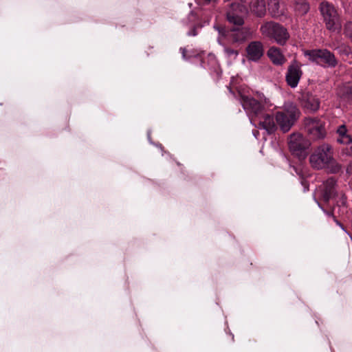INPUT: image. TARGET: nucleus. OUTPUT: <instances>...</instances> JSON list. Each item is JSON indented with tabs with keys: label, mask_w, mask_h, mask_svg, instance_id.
<instances>
[{
	"label": "nucleus",
	"mask_w": 352,
	"mask_h": 352,
	"mask_svg": "<svg viewBox=\"0 0 352 352\" xmlns=\"http://www.w3.org/2000/svg\"><path fill=\"white\" fill-rule=\"evenodd\" d=\"M244 8L239 3H232L230 9L227 11V19L229 23L236 25L226 31L223 28L214 27L221 36H226L234 43H242L252 37V31L248 27L242 26L244 20L240 14L243 12Z\"/></svg>",
	"instance_id": "1"
},
{
	"label": "nucleus",
	"mask_w": 352,
	"mask_h": 352,
	"mask_svg": "<svg viewBox=\"0 0 352 352\" xmlns=\"http://www.w3.org/2000/svg\"><path fill=\"white\" fill-rule=\"evenodd\" d=\"M309 162L312 168L321 170L327 168L331 173H338L342 166L333 157L332 146L324 143L318 146L309 157Z\"/></svg>",
	"instance_id": "2"
},
{
	"label": "nucleus",
	"mask_w": 352,
	"mask_h": 352,
	"mask_svg": "<svg viewBox=\"0 0 352 352\" xmlns=\"http://www.w3.org/2000/svg\"><path fill=\"white\" fill-rule=\"evenodd\" d=\"M241 104L243 109L251 119H257L263 116L264 111H267L272 105L263 94L257 95V98L242 94L240 91L235 96Z\"/></svg>",
	"instance_id": "3"
},
{
	"label": "nucleus",
	"mask_w": 352,
	"mask_h": 352,
	"mask_svg": "<svg viewBox=\"0 0 352 352\" xmlns=\"http://www.w3.org/2000/svg\"><path fill=\"white\" fill-rule=\"evenodd\" d=\"M260 32L263 36L274 40L280 45H285L290 37L286 28L274 21L264 23L260 27Z\"/></svg>",
	"instance_id": "4"
},
{
	"label": "nucleus",
	"mask_w": 352,
	"mask_h": 352,
	"mask_svg": "<svg viewBox=\"0 0 352 352\" xmlns=\"http://www.w3.org/2000/svg\"><path fill=\"white\" fill-rule=\"evenodd\" d=\"M300 111L292 102L286 103L284 105L283 111H278L276 114V121L283 133L288 132L296 121L298 119Z\"/></svg>",
	"instance_id": "5"
},
{
	"label": "nucleus",
	"mask_w": 352,
	"mask_h": 352,
	"mask_svg": "<svg viewBox=\"0 0 352 352\" xmlns=\"http://www.w3.org/2000/svg\"><path fill=\"white\" fill-rule=\"evenodd\" d=\"M304 55L310 61L320 65L324 67L334 68L338 63L334 54L327 49L305 50Z\"/></svg>",
	"instance_id": "6"
},
{
	"label": "nucleus",
	"mask_w": 352,
	"mask_h": 352,
	"mask_svg": "<svg viewBox=\"0 0 352 352\" xmlns=\"http://www.w3.org/2000/svg\"><path fill=\"white\" fill-rule=\"evenodd\" d=\"M319 8L327 29L333 32H339L342 25L335 7L327 1H322L320 4Z\"/></svg>",
	"instance_id": "7"
},
{
	"label": "nucleus",
	"mask_w": 352,
	"mask_h": 352,
	"mask_svg": "<svg viewBox=\"0 0 352 352\" xmlns=\"http://www.w3.org/2000/svg\"><path fill=\"white\" fill-rule=\"evenodd\" d=\"M289 148L293 155L299 159H304L307 155V149L309 143L300 134L293 133L289 140Z\"/></svg>",
	"instance_id": "8"
},
{
	"label": "nucleus",
	"mask_w": 352,
	"mask_h": 352,
	"mask_svg": "<svg viewBox=\"0 0 352 352\" xmlns=\"http://www.w3.org/2000/svg\"><path fill=\"white\" fill-rule=\"evenodd\" d=\"M300 107L307 112L315 113L320 107L318 97L310 91H303L298 97Z\"/></svg>",
	"instance_id": "9"
},
{
	"label": "nucleus",
	"mask_w": 352,
	"mask_h": 352,
	"mask_svg": "<svg viewBox=\"0 0 352 352\" xmlns=\"http://www.w3.org/2000/svg\"><path fill=\"white\" fill-rule=\"evenodd\" d=\"M306 129L313 140L324 138L326 134L324 123L317 118H309L306 120Z\"/></svg>",
	"instance_id": "10"
},
{
	"label": "nucleus",
	"mask_w": 352,
	"mask_h": 352,
	"mask_svg": "<svg viewBox=\"0 0 352 352\" xmlns=\"http://www.w3.org/2000/svg\"><path fill=\"white\" fill-rule=\"evenodd\" d=\"M302 75L301 65L296 60H293L287 68L285 75V80L287 85L295 88L298 86L300 79Z\"/></svg>",
	"instance_id": "11"
},
{
	"label": "nucleus",
	"mask_w": 352,
	"mask_h": 352,
	"mask_svg": "<svg viewBox=\"0 0 352 352\" xmlns=\"http://www.w3.org/2000/svg\"><path fill=\"white\" fill-rule=\"evenodd\" d=\"M336 180L330 177L323 184V188L320 192V197L325 203H329L331 199H336L338 197V192L336 189Z\"/></svg>",
	"instance_id": "12"
},
{
	"label": "nucleus",
	"mask_w": 352,
	"mask_h": 352,
	"mask_svg": "<svg viewBox=\"0 0 352 352\" xmlns=\"http://www.w3.org/2000/svg\"><path fill=\"white\" fill-rule=\"evenodd\" d=\"M246 52L249 60L258 61L263 56V45L261 41H252L247 46Z\"/></svg>",
	"instance_id": "13"
},
{
	"label": "nucleus",
	"mask_w": 352,
	"mask_h": 352,
	"mask_svg": "<svg viewBox=\"0 0 352 352\" xmlns=\"http://www.w3.org/2000/svg\"><path fill=\"white\" fill-rule=\"evenodd\" d=\"M336 94L342 102L349 103L352 102V81L342 82L338 86Z\"/></svg>",
	"instance_id": "14"
},
{
	"label": "nucleus",
	"mask_w": 352,
	"mask_h": 352,
	"mask_svg": "<svg viewBox=\"0 0 352 352\" xmlns=\"http://www.w3.org/2000/svg\"><path fill=\"white\" fill-rule=\"evenodd\" d=\"M258 125L260 127L265 129L267 133L270 134L274 132L276 129V118L264 111L263 116L258 117Z\"/></svg>",
	"instance_id": "15"
},
{
	"label": "nucleus",
	"mask_w": 352,
	"mask_h": 352,
	"mask_svg": "<svg viewBox=\"0 0 352 352\" xmlns=\"http://www.w3.org/2000/svg\"><path fill=\"white\" fill-rule=\"evenodd\" d=\"M285 6L279 0H268V11L271 16L277 18L285 13Z\"/></svg>",
	"instance_id": "16"
},
{
	"label": "nucleus",
	"mask_w": 352,
	"mask_h": 352,
	"mask_svg": "<svg viewBox=\"0 0 352 352\" xmlns=\"http://www.w3.org/2000/svg\"><path fill=\"white\" fill-rule=\"evenodd\" d=\"M267 56L271 61L276 65H282L286 61L280 50L276 47H272L268 50Z\"/></svg>",
	"instance_id": "17"
},
{
	"label": "nucleus",
	"mask_w": 352,
	"mask_h": 352,
	"mask_svg": "<svg viewBox=\"0 0 352 352\" xmlns=\"http://www.w3.org/2000/svg\"><path fill=\"white\" fill-rule=\"evenodd\" d=\"M337 142L343 144H349L352 142L351 137L347 134V129L345 125H341L337 129Z\"/></svg>",
	"instance_id": "18"
},
{
	"label": "nucleus",
	"mask_w": 352,
	"mask_h": 352,
	"mask_svg": "<svg viewBox=\"0 0 352 352\" xmlns=\"http://www.w3.org/2000/svg\"><path fill=\"white\" fill-rule=\"evenodd\" d=\"M195 19V15L190 13L186 21L184 23L186 26H189L190 30L187 32L188 36H195L197 35V28H201L198 23H195L193 21Z\"/></svg>",
	"instance_id": "19"
},
{
	"label": "nucleus",
	"mask_w": 352,
	"mask_h": 352,
	"mask_svg": "<svg viewBox=\"0 0 352 352\" xmlns=\"http://www.w3.org/2000/svg\"><path fill=\"white\" fill-rule=\"evenodd\" d=\"M295 11L300 15L307 14L309 10V4L306 0H295Z\"/></svg>",
	"instance_id": "20"
},
{
	"label": "nucleus",
	"mask_w": 352,
	"mask_h": 352,
	"mask_svg": "<svg viewBox=\"0 0 352 352\" xmlns=\"http://www.w3.org/2000/svg\"><path fill=\"white\" fill-rule=\"evenodd\" d=\"M293 170L295 171L296 174L299 176V179L300 181L301 185L303 186V191L306 192L309 190V183L305 179L301 170H300L297 167H293Z\"/></svg>",
	"instance_id": "21"
},
{
	"label": "nucleus",
	"mask_w": 352,
	"mask_h": 352,
	"mask_svg": "<svg viewBox=\"0 0 352 352\" xmlns=\"http://www.w3.org/2000/svg\"><path fill=\"white\" fill-rule=\"evenodd\" d=\"M344 33L352 42V22H347L344 28Z\"/></svg>",
	"instance_id": "22"
},
{
	"label": "nucleus",
	"mask_w": 352,
	"mask_h": 352,
	"mask_svg": "<svg viewBox=\"0 0 352 352\" xmlns=\"http://www.w3.org/2000/svg\"><path fill=\"white\" fill-rule=\"evenodd\" d=\"M329 46L333 48L334 50H338V53L340 54L348 56L350 53V49L346 45H342L337 47H333L331 45Z\"/></svg>",
	"instance_id": "23"
},
{
	"label": "nucleus",
	"mask_w": 352,
	"mask_h": 352,
	"mask_svg": "<svg viewBox=\"0 0 352 352\" xmlns=\"http://www.w3.org/2000/svg\"><path fill=\"white\" fill-rule=\"evenodd\" d=\"M224 52L228 57L232 58L234 59H235L239 54V52L237 50H233V49H231L229 47H225Z\"/></svg>",
	"instance_id": "24"
},
{
	"label": "nucleus",
	"mask_w": 352,
	"mask_h": 352,
	"mask_svg": "<svg viewBox=\"0 0 352 352\" xmlns=\"http://www.w3.org/2000/svg\"><path fill=\"white\" fill-rule=\"evenodd\" d=\"M338 198V200H336L337 201V204L339 205L340 204L342 206H344L346 203V195L344 194V193H340V195H338V197H337L336 198V199Z\"/></svg>",
	"instance_id": "25"
},
{
	"label": "nucleus",
	"mask_w": 352,
	"mask_h": 352,
	"mask_svg": "<svg viewBox=\"0 0 352 352\" xmlns=\"http://www.w3.org/2000/svg\"><path fill=\"white\" fill-rule=\"evenodd\" d=\"M318 206L322 209V210L324 212V213L327 215L328 217H332L333 219H335L336 217L334 216L333 214V210H331V211H328L325 209L323 208V207L321 206V204L319 203L318 201L316 200Z\"/></svg>",
	"instance_id": "26"
},
{
	"label": "nucleus",
	"mask_w": 352,
	"mask_h": 352,
	"mask_svg": "<svg viewBox=\"0 0 352 352\" xmlns=\"http://www.w3.org/2000/svg\"><path fill=\"white\" fill-rule=\"evenodd\" d=\"M333 220H334V221L336 222V223L338 226H340V227L341 228V229H342V230H344L346 233H347L348 234H349V232L345 230V228H344V226H343V225H342V224L339 221H338V220L336 219V218L333 219Z\"/></svg>",
	"instance_id": "27"
},
{
	"label": "nucleus",
	"mask_w": 352,
	"mask_h": 352,
	"mask_svg": "<svg viewBox=\"0 0 352 352\" xmlns=\"http://www.w3.org/2000/svg\"><path fill=\"white\" fill-rule=\"evenodd\" d=\"M180 51L182 54V57L184 59H188L187 56H186V50L185 48H183V47H181L180 48Z\"/></svg>",
	"instance_id": "28"
},
{
	"label": "nucleus",
	"mask_w": 352,
	"mask_h": 352,
	"mask_svg": "<svg viewBox=\"0 0 352 352\" xmlns=\"http://www.w3.org/2000/svg\"><path fill=\"white\" fill-rule=\"evenodd\" d=\"M206 3H214L216 1V0H204Z\"/></svg>",
	"instance_id": "29"
},
{
	"label": "nucleus",
	"mask_w": 352,
	"mask_h": 352,
	"mask_svg": "<svg viewBox=\"0 0 352 352\" xmlns=\"http://www.w3.org/2000/svg\"><path fill=\"white\" fill-rule=\"evenodd\" d=\"M217 40H218L219 43H220L221 45H222V40H221V36H219V37L218 38V39H217Z\"/></svg>",
	"instance_id": "30"
},
{
	"label": "nucleus",
	"mask_w": 352,
	"mask_h": 352,
	"mask_svg": "<svg viewBox=\"0 0 352 352\" xmlns=\"http://www.w3.org/2000/svg\"><path fill=\"white\" fill-rule=\"evenodd\" d=\"M351 240L352 241V235H350Z\"/></svg>",
	"instance_id": "31"
}]
</instances>
